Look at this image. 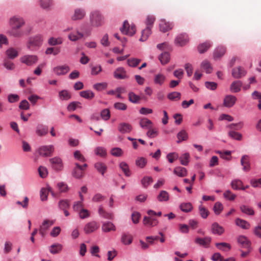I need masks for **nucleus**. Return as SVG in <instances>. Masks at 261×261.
<instances>
[{"label": "nucleus", "mask_w": 261, "mask_h": 261, "mask_svg": "<svg viewBox=\"0 0 261 261\" xmlns=\"http://www.w3.org/2000/svg\"><path fill=\"white\" fill-rule=\"evenodd\" d=\"M43 41V36L37 35L29 38L27 47L31 51H36L42 45Z\"/></svg>", "instance_id": "obj_1"}, {"label": "nucleus", "mask_w": 261, "mask_h": 261, "mask_svg": "<svg viewBox=\"0 0 261 261\" xmlns=\"http://www.w3.org/2000/svg\"><path fill=\"white\" fill-rule=\"evenodd\" d=\"M90 22L92 27H98L104 23V17L99 11H93L90 14Z\"/></svg>", "instance_id": "obj_2"}, {"label": "nucleus", "mask_w": 261, "mask_h": 261, "mask_svg": "<svg viewBox=\"0 0 261 261\" xmlns=\"http://www.w3.org/2000/svg\"><path fill=\"white\" fill-rule=\"evenodd\" d=\"M120 30L122 34L130 36L134 35L136 31L135 25L133 24L129 25L127 20H125L124 21L123 26L120 29Z\"/></svg>", "instance_id": "obj_3"}, {"label": "nucleus", "mask_w": 261, "mask_h": 261, "mask_svg": "<svg viewBox=\"0 0 261 261\" xmlns=\"http://www.w3.org/2000/svg\"><path fill=\"white\" fill-rule=\"evenodd\" d=\"M38 57L36 55H26L20 58V62L28 66L33 65L38 62Z\"/></svg>", "instance_id": "obj_4"}, {"label": "nucleus", "mask_w": 261, "mask_h": 261, "mask_svg": "<svg viewBox=\"0 0 261 261\" xmlns=\"http://www.w3.org/2000/svg\"><path fill=\"white\" fill-rule=\"evenodd\" d=\"M54 150V145H49L40 146L38 148V151L39 154L43 156H49L52 155Z\"/></svg>", "instance_id": "obj_5"}, {"label": "nucleus", "mask_w": 261, "mask_h": 261, "mask_svg": "<svg viewBox=\"0 0 261 261\" xmlns=\"http://www.w3.org/2000/svg\"><path fill=\"white\" fill-rule=\"evenodd\" d=\"M70 70L69 66L67 64L58 65L53 68V71L58 76L65 75Z\"/></svg>", "instance_id": "obj_6"}, {"label": "nucleus", "mask_w": 261, "mask_h": 261, "mask_svg": "<svg viewBox=\"0 0 261 261\" xmlns=\"http://www.w3.org/2000/svg\"><path fill=\"white\" fill-rule=\"evenodd\" d=\"M99 227V225L96 221H91L85 224L84 231L86 234H89L95 232Z\"/></svg>", "instance_id": "obj_7"}, {"label": "nucleus", "mask_w": 261, "mask_h": 261, "mask_svg": "<svg viewBox=\"0 0 261 261\" xmlns=\"http://www.w3.org/2000/svg\"><path fill=\"white\" fill-rule=\"evenodd\" d=\"M55 221L53 220H44L40 226L39 231L42 237H44L48 228L53 225Z\"/></svg>", "instance_id": "obj_8"}, {"label": "nucleus", "mask_w": 261, "mask_h": 261, "mask_svg": "<svg viewBox=\"0 0 261 261\" xmlns=\"http://www.w3.org/2000/svg\"><path fill=\"white\" fill-rule=\"evenodd\" d=\"M114 76L118 80L127 79L129 77L126 70L122 67H119L116 69L114 72Z\"/></svg>", "instance_id": "obj_9"}, {"label": "nucleus", "mask_w": 261, "mask_h": 261, "mask_svg": "<svg viewBox=\"0 0 261 261\" xmlns=\"http://www.w3.org/2000/svg\"><path fill=\"white\" fill-rule=\"evenodd\" d=\"M9 24L11 27L20 28L24 24V21L22 17L18 16H14L10 18Z\"/></svg>", "instance_id": "obj_10"}, {"label": "nucleus", "mask_w": 261, "mask_h": 261, "mask_svg": "<svg viewBox=\"0 0 261 261\" xmlns=\"http://www.w3.org/2000/svg\"><path fill=\"white\" fill-rule=\"evenodd\" d=\"M52 167L57 171H60L63 169V165L61 159L59 157H54L49 159Z\"/></svg>", "instance_id": "obj_11"}, {"label": "nucleus", "mask_w": 261, "mask_h": 261, "mask_svg": "<svg viewBox=\"0 0 261 261\" xmlns=\"http://www.w3.org/2000/svg\"><path fill=\"white\" fill-rule=\"evenodd\" d=\"M159 27L160 31L163 32H166L172 29L173 24L172 22L166 21L165 19H161L160 21Z\"/></svg>", "instance_id": "obj_12"}, {"label": "nucleus", "mask_w": 261, "mask_h": 261, "mask_svg": "<svg viewBox=\"0 0 261 261\" xmlns=\"http://www.w3.org/2000/svg\"><path fill=\"white\" fill-rule=\"evenodd\" d=\"M246 74V71L244 68L238 66L232 70V76L235 79H241Z\"/></svg>", "instance_id": "obj_13"}, {"label": "nucleus", "mask_w": 261, "mask_h": 261, "mask_svg": "<svg viewBox=\"0 0 261 261\" xmlns=\"http://www.w3.org/2000/svg\"><path fill=\"white\" fill-rule=\"evenodd\" d=\"M237 98L235 96L232 95H226L223 101V105L227 108H231L233 107L237 101Z\"/></svg>", "instance_id": "obj_14"}, {"label": "nucleus", "mask_w": 261, "mask_h": 261, "mask_svg": "<svg viewBox=\"0 0 261 261\" xmlns=\"http://www.w3.org/2000/svg\"><path fill=\"white\" fill-rule=\"evenodd\" d=\"M159 221L156 219L151 217L145 216L143 220V224L148 227H153L158 224Z\"/></svg>", "instance_id": "obj_15"}, {"label": "nucleus", "mask_w": 261, "mask_h": 261, "mask_svg": "<svg viewBox=\"0 0 261 261\" xmlns=\"http://www.w3.org/2000/svg\"><path fill=\"white\" fill-rule=\"evenodd\" d=\"M211 240L212 239L210 237H206L203 238H197L195 240V242L204 248H208L211 242Z\"/></svg>", "instance_id": "obj_16"}, {"label": "nucleus", "mask_w": 261, "mask_h": 261, "mask_svg": "<svg viewBox=\"0 0 261 261\" xmlns=\"http://www.w3.org/2000/svg\"><path fill=\"white\" fill-rule=\"evenodd\" d=\"M118 129L121 134H127L132 131V126L128 123L122 122L119 124Z\"/></svg>", "instance_id": "obj_17"}, {"label": "nucleus", "mask_w": 261, "mask_h": 261, "mask_svg": "<svg viewBox=\"0 0 261 261\" xmlns=\"http://www.w3.org/2000/svg\"><path fill=\"white\" fill-rule=\"evenodd\" d=\"M226 48L224 46H219L217 47L213 53V57L215 60L220 59L225 53Z\"/></svg>", "instance_id": "obj_18"}, {"label": "nucleus", "mask_w": 261, "mask_h": 261, "mask_svg": "<svg viewBox=\"0 0 261 261\" xmlns=\"http://www.w3.org/2000/svg\"><path fill=\"white\" fill-rule=\"evenodd\" d=\"M189 41V38L187 34H181L177 36L175 40L176 44L179 46L185 45Z\"/></svg>", "instance_id": "obj_19"}, {"label": "nucleus", "mask_w": 261, "mask_h": 261, "mask_svg": "<svg viewBox=\"0 0 261 261\" xmlns=\"http://www.w3.org/2000/svg\"><path fill=\"white\" fill-rule=\"evenodd\" d=\"M36 134L40 137L45 136L48 133V127L42 124H38L36 127Z\"/></svg>", "instance_id": "obj_20"}, {"label": "nucleus", "mask_w": 261, "mask_h": 261, "mask_svg": "<svg viewBox=\"0 0 261 261\" xmlns=\"http://www.w3.org/2000/svg\"><path fill=\"white\" fill-rule=\"evenodd\" d=\"M101 229L102 231L108 232L111 231H115L116 230V227L112 222L107 221L102 223Z\"/></svg>", "instance_id": "obj_21"}, {"label": "nucleus", "mask_w": 261, "mask_h": 261, "mask_svg": "<svg viewBox=\"0 0 261 261\" xmlns=\"http://www.w3.org/2000/svg\"><path fill=\"white\" fill-rule=\"evenodd\" d=\"M86 13L84 9H76L74 10L73 15L71 16V19L73 20H77L83 19L85 16Z\"/></svg>", "instance_id": "obj_22"}, {"label": "nucleus", "mask_w": 261, "mask_h": 261, "mask_svg": "<svg viewBox=\"0 0 261 261\" xmlns=\"http://www.w3.org/2000/svg\"><path fill=\"white\" fill-rule=\"evenodd\" d=\"M211 230L213 233L219 236L224 232V228L217 222L212 224Z\"/></svg>", "instance_id": "obj_23"}, {"label": "nucleus", "mask_w": 261, "mask_h": 261, "mask_svg": "<svg viewBox=\"0 0 261 261\" xmlns=\"http://www.w3.org/2000/svg\"><path fill=\"white\" fill-rule=\"evenodd\" d=\"M242 83L240 81L233 82L230 86V90L232 93H237L241 91Z\"/></svg>", "instance_id": "obj_24"}, {"label": "nucleus", "mask_w": 261, "mask_h": 261, "mask_svg": "<svg viewBox=\"0 0 261 261\" xmlns=\"http://www.w3.org/2000/svg\"><path fill=\"white\" fill-rule=\"evenodd\" d=\"M133 241V237L128 233H123L121 237V242L125 245H130Z\"/></svg>", "instance_id": "obj_25"}, {"label": "nucleus", "mask_w": 261, "mask_h": 261, "mask_svg": "<svg viewBox=\"0 0 261 261\" xmlns=\"http://www.w3.org/2000/svg\"><path fill=\"white\" fill-rule=\"evenodd\" d=\"M6 55L9 59L13 60L18 56V52L15 48L9 47L6 50Z\"/></svg>", "instance_id": "obj_26"}, {"label": "nucleus", "mask_w": 261, "mask_h": 261, "mask_svg": "<svg viewBox=\"0 0 261 261\" xmlns=\"http://www.w3.org/2000/svg\"><path fill=\"white\" fill-rule=\"evenodd\" d=\"M238 242L242 247L248 248L250 247L249 241L248 239L244 236H240L238 237Z\"/></svg>", "instance_id": "obj_27"}, {"label": "nucleus", "mask_w": 261, "mask_h": 261, "mask_svg": "<svg viewBox=\"0 0 261 261\" xmlns=\"http://www.w3.org/2000/svg\"><path fill=\"white\" fill-rule=\"evenodd\" d=\"M166 80V76L162 73H158L154 75V83L156 85L161 86L164 84Z\"/></svg>", "instance_id": "obj_28"}, {"label": "nucleus", "mask_w": 261, "mask_h": 261, "mask_svg": "<svg viewBox=\"0 0 261 261\" xmlns=\"http://www.w3.org/2000/svg\"><path fill=\"white\" fill-rule=\"evenodd\" d=\"M235 223L238 226L244 229H248L250 226V224L247 221L240 218H237Z\"/></svg>", "instance_id": "obj_29"}, {"label": "nucleus", "mask_w": 261, "mask_h": 261, "mask_svg": "<svg viewBox=\"0 0 261 261\" xmlns=\"http://www.w3.org/2000/svg\"><path fill=\"white\" fill-rule=\"evenodd\" d=\"M173 173L179 177H185L187 175V169L182 167H176L173 170Z\"/></svg>", "instance_id": "obj_30"}, {"label": "nucleus", "mask_w": 261, "mask_h": 261, "mask_svg": "<svg viewBox=\"0 0 261 261\" xmlns=\"http://www.w3.org/2000/svg\"><path fill=\"white\" fill-rule=\"evenodd\" d=\"M19 29L11 27V29L8 32V34L14 37H20L23 35V32Z\"/></svg>", "instance_id": "obj_31"}, {"label": "nucleus", "mask_w": 261, "mask_h": 261, "mask_svg": "<svg viewBox=\"0 0 261 261\" xmlns=\"http://www.w3.org/2000/svg\"><path fill=\"white\" fill-rule=\"evenodd\" d=\"M212 43L210 41H206L199 44L198 46V50L199 53L202 54L208 50L212 46Z\"/></svg>", "instance_id": "obj_32"}, {"label": "nucleus", "mask_w": 261, "mask_h": 261, "mask_svg": "<svg viewBox=\"0 0 261 261\" xmlns=\"http://www.w3.org/2000/svg\"><path fill=\"white\" fill-rule=\"evenodd\" d=\"M201 67L205 70L206 73H211L213 71V67L210 62L206 60L201 62Z\"/></svg>", "instance_id": "obj_33"}, {"label": "nucleus", "mask_w": 261, "mask_h": 261, "mask_svg": "<svg viewBox=\"0 0 261 261\" xmlns=\"http://www.w3.org/2000/svg\"><path fill=\"white\" fill-rule=\"evenodd\" d=\"M128 96L129 101L133 103H138L141 99L140 96L136 94L133 92H129L128 94Z\"/></svg>", "instance_id": "obj_34"}, {"label": "nucleus", "mask_w": 261, "mask_h": 261, "mask_svg": "<svg viewBox=\"0 0 261 261\" xmlns=\"http://www.w3.org/2000/svg\"><path fill=\"white\" fill-rule=\"evenodd\" d=\"M84 36V35L83 33L79 32V31H77L76 32H73L71 33H70L68 35V39L71 41H76L82 38H83Z\"/></svg>", "instance_id": "obj_35"}, {"label": "nucleus", "mask_w": 261, "mask_h": 261, "mask_svg": "<svg viewBox=\"0 0 261 261\" xmlns=\"http://www.w3.org/2000/svg\"><path fill=\"white\" fill-rule=\"evenodd\" d=\"M151 33V28L150 27H146V28L142 31V35L140 39L141 41H146L149 36Z\"/></svg>", "instance_id": "obj_36"}, {"label": "nucleus", "mask_w": 261, "mask_h": 261, "mask_svg": "<svg viewBox=\"0 0 261 261\" xmlns=\"http://www.w3.org/2000/svg\"><path fill=\"white\" fill-rule=\"evenodd\" d=\"M119 167L123 172L125 176L129 177L131 175V172L129 166L127 163L122 162L119 164Z\"/></svg>", "instance_id": "obj_37"}, {"label": "nucleus", "mask_w": 261, "mask_h": 261, "mask_svg": "<svg viewBox=\"0 0 261 261\" xmlns=\"http://www.w3.org/2000/svg\"><path fill=\"white\" fill-rule=\"evenodd\" d=\"M63 42V39L62 37H50L48 40V43L51 46H55L57 45L61 44Z\"/></svg>", "instance_id": "obj_38"}, {"label": "nucleus", "mask_w": 261, "mask_h": 261, "mask_svg": "<svg viewBox=\"0 0 261 261\" xmlns=\"http://www.w3.org/2000/svg\"><path fill=\"white\" fill-rule=\"evenodd\" d=\"M59 97L61 100H68L71 97L70 93L66 90H63L59 92Z\"/></svg>", "instance_id": "obj_39"}, {"label": "nucleus", "mask_w": 261, "mask_h": 261, "mask_svg": "<svg viewBox=\"0 0 261 261\" xmlns=\"http://www.w3.org/2000/svg\"><path fill=\"white\" fill-rule=\"evenodd\" d=\"M94 167L97 171L101 173L102 175H104L107 170V167L104 163L101 162H97L95 164Z\"/></svg>", "instance_id": "obj_40"}, {"label": "nucleus", "mask_w": 261, "mask_h": 261, "mask_svg": "<svg viewBox=\"0 0 261 261\" xmlns=\"http://www.w3.org/2000/svg\"><path fill=\"white\" fill-rule=\"evenodd\" d=\"M94 153L100 157H105L107 155V150L103 147L98 146L94 149Z\"/></svg>", "instance_id": "obj_41"}, {"label": "nucleus", "mask_w": 261, "mask_h": 261, "mask_svg": "<svg viewBox=\"0 0 261 261\" xmlns=\"http://www.w3.org/2000/svg\"><path fill=\"white\" fill-rule=\"evenodd\" d=\"M159 59L162 64H166L170 61V55L167 52H164L161 54L159 57Z\"/></svg>", "instance_id": "obj_42"}, {"label": "nucleus", "mask_w": 261, "mask_h": 261, "mask_svg": "<svg viewBox=\"0 0 261 261\" xmlns=\"http://www.w3.org/2000/svg\"><path fill=\"white\" fill-rule=\"evenodd\" d=\"M80 95L81 97L87 99H91L94 97V93L89 90L81 91Z\"/></svg>", "instance_id": "obj_43"}, {"label": "nucleus", "mask_w": 261, "mask_h": 261, "mask_svg": "<svg viewBox=\"0 0 261 261\" xmlns=\"http://www.w3.org/2000/svg\"><path fill=\"white\" fill-rule=\"evenodd\" d=\"M139 124L143 128L150 129L152 122L147 118H143L140 121Z\"/></svg>", "instance_id": "obj_44"}, {"label": "nucleus", "mask_w": 261, "mask_h": 261, "mask_svg": "<svg viewBox=\"0 0 261 261\" xmlns=\"http://www.w3.org/2000/svg\"><path fill=\"white\" fill-rule=\"evenodd\" d=\"M63 246L61 244L57 243L52 245L49 248V251L52 254H56L61 251Z\"/></svg>", "instance_id": "obj_45"}, {"label": "nucleus", "mask_w": 261, "mask_h": 261, "mask_svg": "<svg viewBox=\"0 0 261 261\" xmlns=\"http://www.w3.org/2000/svg\"><path fill=\"white\" fill-rule=\"evenodd\" d=\"M216 246L221 250L223 251H228L231 249V246L229 244L227 243H217L216 244Z\"/></svg>", "instance_id": "obj_46"}, {"label": "nucleus", "mask_w": 261, "mask_h": 261, "mask_svg": "<svg viewBox=\"0 0 261 261\" xmlns=\"http://www.w3.org/2000/svg\"><path fill=\"white\" fill-rule=\"evenodd\" d=\"M169 198V194L166 191H161L157 197L158 200L160 202L167 201Z\"/></svg>", "instance_id": "obj_47"}, {"label": "nucleus", "mask_w": 261, "mask_h": 261, "mask_svg": "<svg viewBox=\"0 0 261 261\" xmlns=\"http://www.w3.org/2000/svg\"><path fill=\"white\" fill-rule=\"evenodd\" d=\"M58 206L61 210L68 209L70 206V201L68 199L60 200L58 202Z\"/></svg>", "instance_id": "obj_48"}, {"label": "nucleus", "mask_w": 261, "mask_h": 261, "mask_svg": "<svg viewBox=\"0 0 261 261\" xmlns=\"http://www.w3.org/2000/svg\"><path fill=\"white\" fill-rule=\"evenodd\" d=\"M177 137L178 139L177 143H179L182 141L187 140L188 138V135L185 130H182L177 134Z\"/></svg>", "instance_id": "obj_49"}, {"label": "nucleus", "mask_w": 261, "mask_h": 261, "mask_svg": "<svg viewBox=\"0 0 261 261\" xmlns=\"http://www.w3.org/2000/svg\"><path fill=\"white\" fill-rule=\"evenodd\" d=\"M98 214L101 217L106 219H111L113 217V214L106 212L103 209L102 206H100L98 208Z\"/></svg>", "instance_id": "obj_50"}, {"label": "nucleus", "mask_w": 261, "mask_h": 261, "mask_svg": "<svg viewBox=\"0 0 261 261\" xmlns=\"http://www.w3.org/2000/svg\"><path fill=\"white\" fill-rule=\"evenodd\" d=\"M180 210L185 213L191 212L193 209V206L190 202L182 203L180 205Z\"/></svg>", "instance_id": "obj_51"}, {"label": "nucleus", "mask_w": 261, "mask_h": 261, "mask_svg": "<svg viewBox=\"0 0 261 261\" xmlns=\"http://www.w3.org/2000/svg\"><path fill=\"white\" fill-rule=\"evenodd\" d=\"M240 209L242 213L246 214L248 215H253L254 214V212L253 210L250 206L243 205L241 206Z\"/></svg>", "instance_id": "obj_52"}, {"label": "nucleus", "mask_w": 261, "mask_h": 261, "mask_svg": "<svg viewBox=\"0 0 261 261\" xmlns=\"http://www.w3.org/2000/svg\"><path fill=\"white\" fill-rule=\"evenodd\" d=\"M141 62V60L137 58H129L127 60V65L131 67H137L140 62Z\"/></svg>", "instance_id": "obj_53"}, {"label": "nucleus", "mask_w": 261, "mask_h": 261, "mask_svg": "<svg viewBox=\"0 0 261 261\" xmlns=\"http://www.w3.org/2000/svg\"><path fill=\"white\" fill-rule=\"evenodd\" d=\"M190 159V154L189 153H185L182 154L179 158L180 162L181 165L184 166L188 165Z\"/></svg>", "instance_id": "obj_54"}, {"label": "nucleus", "mask_w": 261, "mask_h": 261, "mask_svg": "<svg viewBox=\"0 0 261 261\" xmlns=\"http://www.w3.org/2000/svg\"><path fill=\"white\" fill-rule=\"evenodd\" d=\"M51 191V188L47 189L42 188L40 191V198L42 201H45L47 199L48 192Z\"/></svg>", "instance_id": "obj_55"}, {"label": "nucleus", "mask_w": 261, "mask_h": 261, "mask_svg": "<svg viewBox=\"0 0 261 261\" xmlns=\"http://www.w3.org/2000/svg\"><path fill=\"white\" fill-rule=\"evenodd\" d=\"M153 182V179L150 176H145L141 180V184L144 188L148 187Z\"/></svg>", "instance_id": "obj_56"}, {"label": "nucleus", "mask_w": 261, "mask_h": 261, "mask_svg": "<svg viewBox=\"0 0 261 261\" xmlns=\"http://www.w3.org/2000/svg\"><path fill=\"white\" fill-rule=\"evenodd\" d=\"M52 5L53 3L51 0H40V6L43 9H49Z\"/></svg>", "instance_id": "obj_57"}, {"label": "nucleus", "mask_w": 261, "mask_h": 261, "mask_svg": "<svg viewBox=\"0 0 261 261\" xmlns=\"http://www.w3.org/2000/svg\"><path fill=\"white\" fill-rule=\"evenodd\" d=\"M147 163V160L143 157L138 158L136 161V165L140 168H143Z\"/></svg>", "instance_id": "obj_58"}, {"label": "nucleus", "mask_w": 261, "mask_h": 261, "mask_svg": "<svg viewBox=\"0 0 261 261\" xmlns=\"http://www.w3.org/2000/svg\"><path fill=\"white\" fill-rule=\"evenodd\" d=\"M3 66L8 70H12L15 68V64L8 59H5L4 60Z\"/></svg>", "instance_id": "obj_59"}, {"label": "nucleus", "mask_w": 261, "mask_h": 261, "mask_svg": "<svg viewBox=\"0 0 261 261\" xmlns=\"http://www.w3.org/2000/svg\"><path fill=\"white\" fill-rule=\"evenodd\" d=\"M167 97L171 100H179L181 97V94L178 92H173L169 93Z\"/></svg>", "instance_id": "obj_60"}, {"label": "nucleus", "mask_w": 261, "mask_h": 261, "mask_svg": "<svg viewBox=\"0 0 261 261\" xmlns=\"http://www.w3.org/2000/svg\"><path fill=\"white\" fill-rule=\"evenodd\" d=\"M242 185V181L239 179H234L231 182L232 188L236 190H240Z\"/></svg>", "instance_id": "obj_61"}, {"label": "nucleus", "mask_w": 261, "mask_h": 261, "mask_svg": "<svg viewBox=\"0 0 261 261\" xmlns=\"http://www.w3.org/2000/svg\"><path fill=\"white\" fill-rule=\"evenodd\" d=\"M228 136L233 139L238 141L241 140L242 138V135L241 134L233 130L229 131L228 133Z\"/></svg>", "instance_id": "obj_62"}, {"label": "nucleus", "mask_w": 261, "mask_h": 261, "mask_svg": "<svg viewBox=\"0 0 261 261\" xmlns=\"http://www.w3.org/2000/svg\"><path fill=\"white\" fill-rule=\"evenodd\" d=\"M79 216L82 219L88 218L90 217V214L89 211L85 208H83L78 212Z\"/></svg>", "instance_id": "obj_63"}, {"label": "nucleus", "mask_w": 261, "mask_h": 261, "mask_svg": "<svg viewBox=\"0 0 261 261\" xmlns=\"http://www.w3.org/2000/svg\"><path fill=\"white\" fill-rule=\"evenodd\" d=\"M223 206L222 204L220 202H217L215 203L214 206V211L216 215H219L222 211Z\"/></svg>", "instance_id": "obj_64"}]
</instances>
